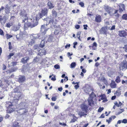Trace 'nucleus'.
<instances>
[{
    "label": "nucleus",
    "mask_w": 127,
    "mask_h": 127,
    "mask_svg": "<svg viewBox=\"0 0 127 127\" xmlns=\"http://www.w3.org/2000/svg\"><path fill=\"white\" fill-rule=\"evenodd\" d=\"M52 12L53 17L50 16L47 17L46 18H45L43 19L44 21H46V25H42L41 26L40 32L43 34L44 35L46 33L49 29L48 28H47L46 27L47 25L52 23L53 25L51 26V27L53 28V27H55L57 21L55 18L57 16V13L54 9L52 10Z\"/></svg>",
    "instance_id": "1"
},
{
    "label": "nucleus",
    "mask_w": 127,
    "mask_h": 127,
    "mask_svg": "<svg viewBox=\"0 0 127 127\" xmlns=\"http://www.w3.org/2000/svg\"><path fill=\"white\" fill-rule=\"evenodd\" d=\"M15 97H16V96ZM16 99L15 98L12 103L10 102H8L6 105V107L7 108L8 110L7 112L8 113H10L15 110V108L14 105H17L18 102L19 100V99L20 98V96L19 94L17 97H16Z\"/></svg>",
    "instance_id": "2"
},
{
    "label": "nucleus",
    "mask_w": 127,
    "mask_h": 127,
    "mask_svg": "<svg viewBox=\"0 0 127 127\" xmlns=\"http://www.w3.org/2000/svg\"><path fill=\"white\" fill-rule=\"evenodd\" d=\"M43 17L40 13H39L36 15L35 20H34L33 21V24H31L30 23H29L27 24H25V26L26 28L29 27L31 28H32L36 26L38 24V21L40 18Z\"/></svg>",
    "instance_id": "3"
},
{
    "label": "nucleus",
    "mask_w": 127,
    "mask_h": 127,
    "mask_svg": "<svg viewBox=\"0 0 127 127\" xmlns=\"http://www.w3.org/2000/svg\"><path fill=\"white\" fill-rule=\"evenodd\" d=\"M119 68L120 70H125L127 68V61H124L120 64Z\"/></svg>",
    "instance_id": "4"
},
{
    "label": "nucleus",
    "mask_w": 127,
    "mask_h": 127,
    "mask_svg": "<svg viewBox=\"0 0 127 127\" xmlns=\"http://www.w3.org/2000/svg\"><path fill=\"white\" fill-rule=\"evenodd\" d=\"M17 112L20 115H26L28 112V110L26 108L18 109Z\"/></svg>",
    "instance_id": "5"
},
{
    "label": "nucleus",
    "mask_w": 127,
    "mask_h": 127,
    "mask_svg": "<svg viewBox=\"0 0 127 127\" xmlns=\"http://www.w3.org/2000/svg\"><path fill=\"white\" fill-rule=\"evenodd\" d=\"M26 102H21L20 104L16 105V107L18 109H22L23 108H26Z\"/></svg>",
    "instance_id": "6"
},
{
    "label": "nucleus",
    "mask_w": 127,
    "mask_h": 127,
    "mask_svg": "<svg viewBox=\"0 0 127 127\" xmlns=\"http://www.w3.org/2000/svg\"><path fill=\"white\" fill-rule=\"evenodd\" d=\"M22 18H24L22 20V22L23 23H25V24H24V29L25 30L27 29L28 27H27V28H26L25 27V24H27V23H30L29 22H28V21L29 20H30V19H29L28 17L27 16H25L24 17H22Z\"/></svg>",
    "instance_id": "7"
},
{
    "label": "nucleus",
    "mask_w": 127,
    "mask_h": 127,
    "mask_svg": "<svg viewBox=\"0 0 127 127\" xmlns=\"http://www.w3.org/2000/svg\"><path fill=\"white\" fill-rule=\"evenodd\" d=\"M119 35L121 37H126L127 35V32L124 30L119 31H118Z\"/></svg>",
    "instance_id": "8"
},
{
    "label": "nucleus",
    "mask_w": 127,
    "mask_h": 127,
    "mask_svg": "<svg viewBox=\"0 0 127 127\" xmlns=\"http://www.w3.org/2000/svg\"><path fill=\"white\" fill-rule=\"evenodd\" d=\"M81 107L82 111L86 113L87 112L88 107L87 105L85 104H82L81 106Z\"/></svg>",
    "instance_id": "9"
},
{
    "label": "nucleus",
    "mask_w": 127,
    "mask_h": 127,
    "mask_svg": "<svg viewBox=\"0 0 127 127\" xmlns=\"http://www.w3.org/2000/svg\"><path fill=\"white\" fill-rule=\"evenodd\" d=\"M119 5V11L120 12L122 13L123 11L125 10V8L124 4H120Z\"/></svg>",
    "instance_id": "10"
},
{
    "label": "nucleus",
    "mask_w": 127,
    "mask_h": 127,
    "mask_svg": "<svg viewBox=\"0 0 127 127\" xmlns=\"http://www.w3.org/2000/svg\"><path fill=\"white\" fill-rule=\"evenodd\" d=\"M48 12L47 9L46 8H45L43 9H42L40 14L43 17V16L45 15H46L47 14Z\"/></svg>",
    "instance_id": "11"
},
{
    "label": "nucleus",
    "mask_w": 127,
    "mask_h": 127,
    "mask_svg": "<svg viewBox=\"0 0 127 127\" xmlns=\"http://www.w3.org/2000/svg\"><path fill=\"white\" fill-rule=\"evenodd\" d=\"M93 89H91V88L90 87H86L84 89L85 92L87 94H89L91 91H93Z\"/></svg>",
    "instance_id": "12"
},
{
    "label": "nucleus",
    "mask_w": 127,
    "mask_h": 127,
    "mask_svg": "<svg viewBox=\"0 0 127 127\" xmlns=\"http://www.w3.org/2000/svg\"><path fill=\"white\" fill-rule=\"evenodd\" d=\"M20 14L21 16V17L22 18L25 16H26V14L25 10L23 9L21 10L20 13Z\"/></svg>",
    "instance_id": "13"
},
{
    "label": "nucleus",
    "mask_w": 127,
    "mask_h": 127,
    "mask_svg": "<svg viewBox=\"0 0 127 127\" xmlns=\"http://www.w3.org/2000/svg\"><path fill=\"white\" fill-rule=\"evenodd\" d=\"M31 37H32V39L34 40L38 39L40 37V35L38 34H32L31 35Z\"/></svg>",
    "instance_id": "14"
},
{
    "label": "nucleus",
    "mask_w": 127,
    "mask_h": 127,
    "mask_svg": "<svg viewBox=\"0 0 127 127\" xmlns=\"http://www.w3.org/2000/svg\"><path fill=\"white\" fill-rule=\"evenodd\" d=\"M26 78L24 76H20L18 78V81L20 83H23L25 80Z\"/></svg>",
    "instance_id": "15"
},
{
    "label": "nucleus",
    "mask_w": 127,
    "mask_h": 127,
    "mask_svg": "<svg viewBox=\"0 0 127 127\" xmlns=\"http://www.w3.org/2000/svg\"><path fill=\"white\" fill-rule=\"evenodd\" d=\"M29 59L30 58L29 57H25L21 59V62L23 64H26L27 62Z\"/></svg>",
    "instance_id": "16"
},
{
    "label": "nucleus",
    "mask_w": 127,
    "mask_h": 127,
    "mask_svg": "<svg viewBox=\"0 0 127 127\" xmlns=\"http://www.w3.org/2000/svg\"><path fill=\"white\" fill-rule=\"evenodd\" d=\"M100 33L101 34H107L106 30V28L102 27L100 30Z\"/></svg>",
    "instance_id": "17"
},
{
    "label": "nucleus",
    "mask_w": 127,
    "mask_h": 127,
    "mask_svg": "<svg viewBox=\"0 0 127 127\" xmlns=\"http://www.w3.org/2000/svg\"><path fill=\"white\" fill-rule=\"evenodd\" d=\"M38 55L41 56L44 55H45L46 54L45 51L44 50H40L38 51Z\"/></svg>",
    "instance_id": "18"
},
{
    "label": "nucleus",
    "mask_w": 127,
    "mask_h": 127,
    "mask_svg": "<svg viewBox=\"0 0 127 127\" xmlns=\"http://www.w3.org/2000/svg\"><path fill=\"white\" fill-rule=\"evenodd\" d=\"M21 26L20 24L19 23L17 26H15L14 27L13 29V31H17L19 30Z\"/></svg>",
    "instance_id": "19"
},
{
    "label": "nucleus",
    "mask_w": 127,
    "mask_h": 127,
    "mask_svg": "<svg viewBox=\"0 0 127 127\" xmlns=\"http://www.w3.org/2000/svg\"><path fill=\"white\" fill-rule=\"evenodd\" d=\"M95 20L97 22H100L101 21V16L100 15H96L95 18Z\"/></svg>",
    "instance_id": "20"
},
{
    "label": "nucleus",
    "mask_w": 127,
    "mask_h": 127,
    "mask_svg": "<svg viewBox=\"0 0 127 127\" xmlns=\"http://www.w3.org/2000/svg\"><path fill=\"white\" fill-rule=\"evenodd\" d=\"M88 100L89 105L90 106H92V104H93V98L90 97L88 98Z\"/></svg>",
    "instance_id": "21"
},
{
    "label": "nucleus",
    "mask_w": 127,
    "mask_h": 127,
    "mask_svg": "<svg viewBox=\"0 0 127 127\" xmlns=\"http://www.w3.org/2000/svg\"><path fill=\"white\" fill-rule=\"evenodd\" d=\"M39 46H38V45L36 44L34 45L33 47V49L34 51H35V52L38 51L39 50Z\"/></svg>",
    "instance_id": "22"
},
{
    "label": "nucleus",
    "mask_w": 127,
    "mask_h": 127,
    "mask_svg": "<svg viewBox=\"0 0 127 127\" xmlns=\"http://www.w3.org/2000/svg\"><path fill=\"white\" fill-rule=\"evenodd\" d=\"M104 8L105 11L107 12H109V10H112L111 8L109 7L108 5H104Z\"/></svg>",
    "instance_id": "23"
},
{
    "label": "nucleus",
    "mask_w": 127,
    "mask_h": 127,
    "mask_svg": "<svg viewBox=\"0 0 127 127\" xmlns=\"http://www.w3.org/2000/svg\"><path fill=\"white\" fill-rule=\"evenodd\" d=\"M46 39L42 40L41 42V43L39 45V47L41 48H42L45 46V41H46Z\"/></svg>",
    "instance_id": "24"
},
{
    "label": "nucleus",
    "mask_w": 127,
    "mask_h": 127,
    "mask_svg": "<svg viewBox=\"0 0 127 127\" xmlns=\"http://www.w3.org/2000/svg\"><path fill=\"white\" fill-rule=\"evenodd\" d=\"M41 63L43 65H47L48 64L49 62L47 61V60L46 59L44 58L43 59Z\"/></svg>",
    "instance_id": "25"
},
{
    "label": "nucleus",
    "mask_w": 127,
    "mask_h": 127,
    "mask_svg": "<svg viewBox=\"0 0 127 127\" xmlns=\"http://www.w3.org/2000/svg\"><path fill=\"white\" fill-rule=\"evenodd\" d=\"M85 112L82 111L79 112L78 113V115L80 116V117H81L82 116H86L87 115L86 113H85Z\"/></svg>",
    "instance_id": "26"
},
{
    "label": "nucleus",
    "mask_w": 127,
    "mask_h": 127,
    "mask_svg": "<svg viewBox=\"0 0 127 127\" xmlns=\"http://www.w3.org/2000/svg\"><path fill=\"white\" fill-rule=\"evenodd\" d=\"M110 86L112 88H115L116 87V84L114 81H112Z\"/></svg>",
    "instance_id": "27"
},
{
    "label": "nucleus",
    "mask_w": 127,
    "mask_h": 127,
    "mask_svg": "<svg viewBox=\"0 0 127 127\" xmlns=\"http://www.w3.org/2000/svg\"><path fill=\"white\" fill-rule=\"evenodd\" d=\"M12 127H21L20 126L19 124V123L16 122H13V126Z\"/></svg>",
    "instance_id": "28"
},
{
    "label": "nucleus",
    "mask_w": 127,
    "mask_h": 127,
    "mask_svg": "<svg viewBox=\"0 0 127 127\" xmlns=\"http://www.w3.org/2000/svg\"><path fill=\"white\" fill-rule=\"evenodd\" d=\"M0 21L1 23H3L4 24L6 21L5 19L4 18H2V16L0 15Z\"/></svg>",
    "instance_id": "29"
},
{
    "label": "nucleus",
    "mask_w": 127,
    "mask_h": 127,
    "mask_svg": "<svg viewBox=\"0 0 127 127\" xmlns=\"http://www.w3.org/2000/svg\"><path fill=\"white\" fill-rule=\"evenodd\" d=\"M47 5L50 9L54 7V5L51 2H48L47 3Z\"/></svg>",
    "instance_id": "30"
},
{
    "label": "nucleus",
    "mask_w": 127,
    "mask_h": 127,
    "mask_svg": "<svg viewBox=\"0 0 127 127\" xmlns=\"http://www.w3.org/2000/svg\"><path fill=\"white\" fill-rule=\"evenodd\" d=\"M8 4L6 5V6L5 8V12L6 13H8L10 11V8L8 6Z\"/></svg>",
    "instance_id": "31"
},
{
    "label": "nucleus",
    "mask_w": 127,
    "mask_h": 127,
    "mask_svg": "<svg viewBox=\"0 0 127 127\" xmlns=\"http://www.w3.org/2000/svg\"><path fill=\"white\" fill-rule=\"evenodd\" d=\"M89 96L90 97H92L93 98H94L96 97V95L93 92V91L92 92L91 94H90L89 95Z\"/></svg>",
    "instance_id": "32"
},
{
    "label": "nucleus",
    "mask_w": 127,
    "mask_h": 127,
    "mask_svg": "<svg viewBox=\"0 0 127 127\" xmlns=\"http://www.w3.org/2000/svg\"><path fill=\"white\" fill-rule=\"evenodd\" d=\"M122 18L123 20H127V14H123L122 16Z\"/></svg>",
    "instance_id": "33"
},
{
    "label": "nucleus",
    "mask_w": 127,
    "mask_h": 127,
    "mask_svg": "<svg viewBox=\"0 0 127 127\" xmlns=\"http://www.w3.org/2000/svg\"><path fill=\"white\" fill-rule=\"evenodd\" d=\"M29 43V45H31L32 46L35 43V41L34 40L32 39L31 40L28 42Z\"/></svg>",
    "instance_id": "34"
},
{
    "label": "nucleus",
    "mask_w": 127,
    "mask_h": 127,
    "mask_svg": "<svg viewBox=\"0 0 127 127\" xmlns=\"http://www.w3.org/2000/svg\"><path fill=\"white\" fill-rule=\"evenodd\" d=\"M39 61V58L37 57H35L34 58L33 61V63H37Z\"/></svg>",
    "instance_id": "35"
},
{
    "label": "nucleus",
    "mask_w": 127,
    "mask_h": 127,
    "mask_svg": "<svg viewBox=\"0 0 127 127\" xmlns=\"http://www.w3.org/2000/svg\"><path fill=\"white\" fill-rule=\"evenodd\" d=\"M112 10H109V12H107L110 15L112 16L113 15V12L114 10V9L112 8H111Z\"/></svg>",
    "instance_id": "36"
},
{
    "label": "nucleus",
    "mask_w": 127,
    "mask_h": 127,
    "mask_svg": "<svg viewBox=\"0 0 127 127\" xmlns=\"http://www.w3.org/2000/svg\"><path fill=\"white\" fill-rule=\"evenodd\" d=\"M115 81L117 83H119L120 82V80L119 76H117L116 77Z\"/></svg>",
    "instance_id": "37"
},
{
    "label": "nucleus",
    "mask_w": 127,
    "mask_h": 127,
    "mask_svg": "<svg viewBox=\"0 0 127 127\" xmlns=\"http://www.w3.org/2000/svg\"><path fill=\"white\" fill-rule=\"evenodd\" d=\"M28 52L29 53V54L30 55H32L33 54L32 50L31 49L28 50Z\"/></svg>",
    "instance_id": "38"
},
{
    "label": "nucleus",
    "mask_w": 127,
    "mask_h": 127,
    "mask_svg": "<svg viewBox=\"0 0 127 127\" xmlns=\"http://www.w3.org/2000/svg\"><path fill=\"white\" fill-rule=\"evenodd\" d=\"M76 65V63L75 62H73L71 64V68H73Z\"/></svg>",
    "instance_id": "39"
},
{
    "label": "nucleus",
    "mask_w": 127,
    "mask_h": 127,
    "mask_svg": "<svg viewBox=\"0 0 127 127\" xmlns=\"http://www.w3.org/2000/svg\"><path fill=\"white\" fill-rule=\"evenodd\" d=\"M22 37V35L20 34H18L16 35V37L18 39L21 38Z\"/></svg>",
    "instance_id": "40"
},
{
    "label": "nucleus",
    "mask_w": 127,
    "mask_h": 127,
    "mask_svg": "<svg viewBox=\"0 0 127 127\" xmlns=\"http://www.w3.org/2000/svg\"><path fill=\"white\" fill-rule=\"evenodd\" d=\"M6 37L7 39H9L10 38L12 37H13L12 35L9 34H6Z\"/></svg>",
    "instance_id": "41"
},
{
    "label": "nucleus",
    "mask_w": 127,
    "mask_h": 127,
    "mask_svg": "<svg viewBox=\"0 0 127 127\" xmlns=\"http://www.w3.org/2000/svg\"><path fill=\"white\" fill-rule=\"evenodd\" d=\"M12 23H8L6 24V27L8 28H10L12 26Z\"/></svg>",
    "instance_id": "42"
},
{
    "label": "nucleus",
    "mask_w": 127,
    "mask_h": 127,
    "mask_svg": "<svg viewBox=\"0 0 127 127\" xmlns=\"http://www.w3.org/2000/svg\"><path fill=\"white\" fill-rule=\"evenodd\" d=\"M112 120V118L111 117L109 118V120H106V121L109 124Z\"/></svg>",
    "instance_id": "43"
},
{
    "label": "nucleus",
    "mask_w": 127,
    "mask_h": 127,
    "mask_svg": "<svg viewBox=\"0 0 127 127\" xmlns=\"http://www.w3.org/2000/svg\"><path fill=\"white\" fill-rule=\"evenodd\" d=\"M103 107H100L99 108L98 111V112H100L103 110Z\"/></svg>",
    "instance_id": "44"
},
{
    "label": "nucleus",
    "mask_w": 127,
    "mask_h": 127,
    "mask_svg": "<svg viewBox=\"0 0 127 127\" xmlns=\"http://www.w3.org/2000/svg\"><path fill=\"white\" fill-rule=\"evenodd\" d=\"M19 92L18 88H16L14 89V92L15 93H18Z\"/></svg>",
    "instance_id": "45"
},
{
    "label": "nucleus",
    "mask_w": 127,
    "mask_h": 127,
    "mask_svg": "<svg viewBox=\"0 0 127 127\" xmlns=\"http://www.w3.org/2000/svg\"><path fill=\"white\" fill-rule=\"evenodd\" d=\"M81 33V32L80 31H79L77 32L76 34V37H80Z\"/></svg>",
    "instance_id": "46"
},
{
    "label": "nucleus",
    "mask_w": 127,
    "mask_h": 127,
    "mask_svg": "<svg viewBox=\"0 0 127 127\" xmlns=\"http://www.w3.org/2000/svg\"><path fill=\"white\" fill-rule=\"evenodd\" d=\"M79 82H78V84H77L75 85L74 86V87L75 89H76V90L79 87Z\"/></svg>",
    "instance_id": "47"
},
{
    "label": "nucleus",
    "mask_w": 127,
    "mask_h": 127,
    "mask_svg": "<svg viewBox=\"0 0 127 127\" xmlns=\"http://www.w3.org/2000/svg\"><path fill=\"white\" fill-rule=\"evenodd\" d=\"M54 67L55 68H56V69H59L60 68V67L59 66V65H58V64L55 65L54 66Z\"/></svg>",
    "instance_id": "48"
},
{
    "label": "nucleus",
    "mask_w": 127,
    "mask_h": 127,
    "mask_svg": "<svg viewBox=\"0 0 127 127\" xmlns=\"http://www.w3.org/2000/svg\"><path fill=\"white\" fill-rule=\"evenodd\" d=\"M122 123L124 124H126L127 123V120L124 119L122 121Z\"/></svg>",
    "instance_id": "49"
},
{
    "label": "nucleus",
    "mask_w": 127,
    "mask_h": 127,
    "mask_svg": "<svg viewBox=\"0 0 127 127\" xmlns=\"http://www.w3.org/2000/svg\"><path fill=\"white\" fill-rule=\"evenodd\" d=\"M59 124L60 125L64 126H67L66 124L65 123H61L60 122L59 123Z\"/></svg>",
    "instance_id": "50"
},
{
    "label": "nucleus",
    "mask_w": 127,
    "mask_h": 127,
    "mask_svg": "<svg viewBox=\"0 0 127 127\" xmlns=\"http://www.w3.org/2000/svg\"><path fill=\"white\" fill-rule=\"evenodd\" d=\"M9 48L10 50H11L12 49L11 44V42H9Z\"/></svg>",
    "instance_id": "51"
},
{
    "label": "nucleus",
    "mask_w": 127,
    "mask_h": 127,
    "mask_svg": "<svg viewBox=\"0 0 127 127\" xmlns=\"http://www.w3.org/2000/svg\"><path fill=\"white\" fill-rule=\"evenodd\" d=\"M0 34L2 35H4L3 32V31L0 29Z\"/></svg>",
    "instance_id": "52"
},
{
    "label": "nucleus",
    "mask_w": 127,
    "mask_h": 127,
    "mask_svg": "<svg viewBox=\"0 0 127 127\" xmlns=\"http://www.w3.org/2000/svg\"><path fill=\"white\" fill-rule=\"evenodd\" d=\"M57 99V97L55 96H53V97L52 98V100L53 101H55Z\"/></svg>",
    "instance_id": "53"
},
{
    "label": "nucleus",
    "mask_w": 127,
    "mask_h": 127,
    "mask_svg": "<svg viewBox=\"0 0 127 127\" xmlns=\"http://www.w3.org/2000/svg\"><path fill=\"white\" fill-rule=\"evenodd\" d=\"M47 41L49 42H51L52 41V38L51 37H49Z\"/></svg>",
    "instance_id": "54"
},
{
    "label": "nucleus",
    "mask_w": 127,
    "mask_h": 127,
    "mask_svg": "<svg viewBox=\"0 0 127 127\" xmlns=\"http://www.w3.org/2000/svg\"><path fill=\"white\" fill-rule=\"evenodd\" d=\"M79 4L81 7H83L84 5V4L83 2H81L79 3Z\"/></svg>",
    "instance_id": "55"
},
{
    "label": "nucleus",
    "mask_w": 127,
    "mask_h": 127,
    "mask_svg": "<svg viewBox=\"0 0 127 127\" xmlns=\"http://www.w3.org/2000/svg\"><path fill=\"white\" fill-rule=\"evenodd\" d=\"M56 79L55 77V76L54 75V77H52L51 78V80L53 81H54L56 80Z\"/></svg>",
    "instance_id": "56"
},
{
    "label": "nucleus",
    "mask_w": 127,
    "mask_h": 127,
    "mask_svg": "<svg viewBox=\"0 0 127 127\" xmlns=\"http://www.w3.org/2000/svg\"><path fill=\"white\" fill-rule=\"evenodd\" d=\"M115 25H114L111 28H110V30H112L115 29Z\"/></svg>",
    "instance_id": "57"
},
{
    "label": "nucleus",
    "mask_w": 127,
    "mask_h": 127,
    "mask_svg": "<svg viewBox=\"0 0 127 127\" xmlns=\"http://www.w3.org/2000/svg\"><path fill=\"white\" fill-rule=\"evenodd\" d=\"M83 27H84V29L86 30L87 29V27H88V26L87 25H83Z\"/></svg>",
    "instance_id": "58"
},
{
    "label": "nucleus",
    "mask_w": 127,
    "mask_h": 127,
    "mask_svg": "<svg viewBox=\"0 0 127 127\" xmlns=\"http://www.w3.org/2000/svg\"><path fill=\"white\" fill-rule=\"evenodd\" d=\"M123 48L125 49V51L126 52H127V45H125L124 47Z\"/></svg>",
    "instance_id": "59"
},
{
    "label": "nucleus",
    "mask_w": 127,
    "mask_h": 127,
    "mask_svg": "<svg viewBox=\"0 0 127 127\" xmlns=\"http://www.w3.org/2000/svg\"><path fill=\"white\" fill-rule=\"evenodd\" d=\"M75 28L77 29H78L80 27V26L78 25H76L75 26Z\"/></svg>",
    "instance_id": "60"
},
{
    "label": "nucleus",
    "mask_w": 127,
    "mask_h": 127,
    "mask_svg": "<svg viewBox=\"0 0 127 127\" xmlns=\"http://www.w3.org/2000/svg\"><path fill=\"white\" fill-rule=\"evenodd\" d=\"M6 66L4 64H3V68L2 69L3 70H4L6 69Z\"/></svg>",
    "instance_id": "61"
},
{
    "label": "nucleus",
    "mask_w": 127,
    "mask_h": 127,
    "mask_svg": "<svg viewBox=\"0 0 127 127\" xmlns=\"http://www.w3.org/2000/svg\"><path fill=\"white\" fill-rule=\"evenodd\" d=\"M93 46H95L96 47H97V44L96 42H95L93 43V46L92 47H93Z\"/></svg>",
    "instance_id": "62"
},
{
    "label": "nucleus",
    "mask_w": 127,
    "mask_h": 127,
    "mask_svg": "<svg viewBox=\"0 0 127 127\" xmlns=\"http://www.w3.org/2000/svg\"><path fill=\"white\" fill-rule=\"evenodd\" d=\"M125 83L127 84V80H126L125 81H124V80H123L122 81V84H124Z\"/></svg>",
    "instance_id": "63"
},
{
    "label": "nucleus",
    "mask_w": 127,
    "mask_h": 127,
    "mask_svg": "<svg viewBox=\"0 0 127 127\" xmlns=\"http://www.w3.org/2000/svg\"><path fill=\"white\" fill-rule=\"evenodd\" d=\"M99 64L98 62L96 63L95 64V66L97 67L99 65Z\"/></svg>",
    "instance_id": "64"
}]
</instances>
